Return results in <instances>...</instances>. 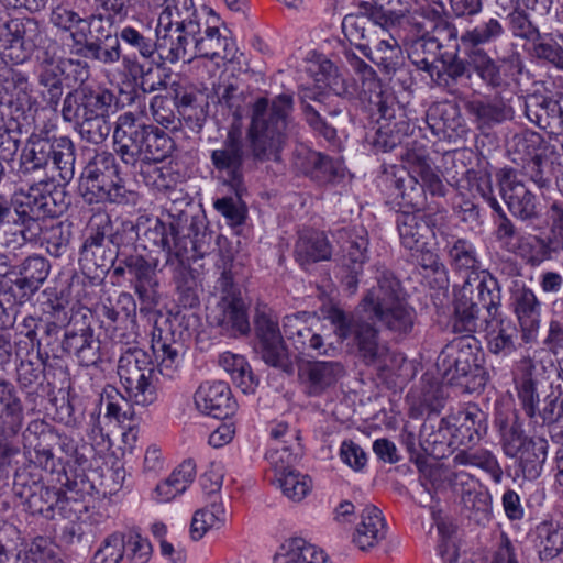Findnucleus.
Here are the masks:
<instances>
[{
    "mask_svg": "<svg viewBox=\"0 0 563 563\" xmlns=\"http://www.w3.org/2000/svg\"><path fill=\"white\" fill-rule=\"evenodd\" d=\"M376 285L364 295L360 308L353 312L333 308L329 319L338 340L345 342L355 355L367 366H384L389 347L380 339V331L374 319L387 330L409 334L415 325L416 310L404 297L400 282L385 267L376 268Z\"/></svg>",
    "mask_w": 563,
    "mask_h": 563,
    "instance_id": "f257e3e1",
    "label": "nucleus"
},
{
    "mask_svg": "<svg viewBox=\"0 0 563 563\" xmlns=\"http://www.w3.org/2000/svg\"><path fill=\"white\" fill-rule=\"evenodd\" d=\"M292 104V97L287 93L272 101L258 98L252 106L246 136L238 119L229 126L221 145L211 152L212 166L225 176L239 197L245 190L244 165L249 158L255 163L279 161L291 124Z\"/></svg>",
    "mask_w": 563,
    "mask_h": 563,
    "instance_id": "f03ea898",
    "label": "nucleus"
},
{
    "mask_svg": "<svg viewBox=\"0 0 563 563\" xmlns=\"http://www.w3.org/2000/svg\"><path fill=\"white\" fill-rule=\"evenodd\" d=\"M114 151L128 166L146 162H162L174 150V141L163 130L140 122L132 112L118 117L113 129Z\"/></svg>",
    "mask_w": 563,
    "mask_h": 563,
    "instance_id": "7ed1b4c3",
    "label": "nucleus"
},
{
    "mask_svg": "<svg viewBox=\"0 0 563 563\" xmlns=\"http://www.w3.org/2000/svg\"><path fill=\"white\" fill-rule=\"evenodd\" d=\"M114 101L115 96L108 89L81 86L66 93L60 114L65 122L74 124L82 140L100 144L112 130L107 118Z\"/></svg>",
    "mask_w": 563,
    "mask_h": 563,
    "instance_id": "20e7f679",
    "label": "nucleus"
},
{
    "mask_svg": "<svg viewBox=\"0 0 563 563\" xmlns=\"http://www.w3.org/2000/svg\"><path fill=\"white\" fill-rule=\"evenodd\" d=\"M545 367L534 363L530 357H522L516 366L514 382L517 396L525 413L536 423H559L563 420V384L550 383L551 391L544 397L540 407L538 388L548 377Z\"/></svg>",
    "mask_w": 563,
    "mask_h": 563,
    "instance_id": "39448f33",
    "label": "nucleus"
},
{
    "mask_svg": "<svg viewBox=\"0 0 563 563\" xmlns=\"http://www.w3.org/2000/svg\"><path fill=\"white\" fill-rule=\"evenodd\" d=\"M499 307L500 289L497 279L485 271L468 273L463 285L455 291L454 332H476L481 311L486 310L488 316Z\"/></svg>",
    "mask_w": 563,
    "mask_h": 563,
    "instance_id": "423d86ee",
    "label": "nucleus"
},
{
    "mask_svg": "<svg viewBox=\"0 0 563 563\" xmlns=\"http://www.w3.org/2000/svg\"><path fill=\"white\" fill-rule=\"evenodd\" d=\"M221 275L217 280L216 289L220 291L219 301L208 312V321L212 327L219 328L222 334L236 338L246 335L251 331L247 308L235 284L240 263L228 255L217 264Z\"/></svg>",
    "mask_w": 563,
    "mask_h": 563,
    "instance_id": "0eeeda50",
    "label": "nucleus"
},
{
    "mask_svg": "<svg viewBox=\"0 0 563 563\" xmlns=\"http://www.w3.org/2000/svg\"><path fill=\"white\" fill-rule=\"evenodd\" d=\"M76 148L68 136L49 139L43 133H32L20 155L22 173L30 174L52 168L58 174V184L66 185L75 176Z\"/></svg>",
    "mask_w": 563,
    "mask_h": 563,
    "instance_id": "6e6552de",
    "label": "nucleus"
},
{
    "mask_svg": "<svg viewBox=\"0 0 563 563\" xmlns=\"http://www.w3.org/2000/svg\"><path fill=\"white\" fill-rule=\"evenodd\" d=\"M84 25L82 30H75L69 35L70 55L106 65L117 63L121 49L119 37L113 30V16L93 13L85 19Z\"/></svg>",
    "mask_w": 563,
    "mask_h": 563,
    "instance_id": "1a4fd4ad",
    "label": "nucleus"
},
{
    "mask_svg": "<svg viewBox=\"0 0 563 563\" xmlns=\"http://www.w3.org/2000/svg\"><path fill=\"white\" fill-rule=\"evenodd\" d=\"M47 197L30 188L12 197L0 194V229L13 224V242H35L42 233V220L46 214Z\"/></svg>",
    "mask_w": 563,
    "mask_h": 563,
    "instance_id": "9d476101",
    "label": "nucleus"
},
{
    "mask_svg": "<svg viewBox=\"0 0 563 563\" xmlns=\"http://www.w3.org/2000/svg\"><path fill=\"white\" fill-rule=\"evenodd\" d=\"M117 372L129 401L142 407L156 401V371L147 352L139 347L126 349L118 361Z\"/></svg>",
    "mask_w": 563,
    "mask_h": 563,
    "instance_id": "9b49d317",
    "label": "nucleus"
},
{
    "mask_svg": "<svg viewBox=\"0 0 563 563\" xmlns=\"http://www.w3.org/2000/svg\"><path fill=\"white\" fill-rule=\"evenodd\" d=\"M483 355L472 333L454 339L444 346L437 360V367L448 384H463L483 374Z\"/></svg>",
    "mask_w": 563,
    "mask_h": 563,
    "instance_id": "f8f14e48",
    "label": "nucleus"
},
{
    "mask_svg": "<svg viewBox=\"0 0 563 563\" xmlns=\"http://www.w3.org/2000/svg\"><path fill=\"white\" fill-rule=\"evenodd\" d=\"M113 154L102 151L88 162L80 177V190L89 202L110 201L120 203L124 199V188L119 180Z\"/></svg>",
    "mask_w": 563,
    "mask_h": 563,
    "instance_id": "ddd939ff",
    "label": "nucleus"
},
{
    "mask_svg": "<svg viewBox=\"0 0 563 563\" xmlns=\"http://www.w3.org/2000/svg\"><path fill=\"white\" fill-rule=\"evenodd\" d=\"M445 211L428 208L427 211H399L396 228L401 245L409 251L428 247L445 223Z\"/></svg>",
    "mask_w": 563,
    "mask_h": 563,
    "instance_id": "4468645a",
    "label": "nucleus"
},
{
    "mask_svg": "<svg viewBox=\"0 0 563 563\" xmlns=\"http://www.w3.org/2000/svg\"><path fill=\"white\" fill-rule=\"evenodd\" d=\"M343 256L341 260V280L345 290L355 294L358 277L368 261V234L364 227L343 228L336 231Z\"/></svg>",
    "mask_w": 563,
    "mask_h": 563,
    "instance_id": "2eb2a0df",
    "label": "nucleus"
},
{
    "mask_svg": "<svg viewBox=\"0 0 563 563\" xmlns=\"http://www.w3.org/2000/svg\"><path fill=\"white\" fill-rule=\"evenodd\" d=\"M428 16L435 20L433 35H423L413 41L409 49V58L419 69L432 76L434 69L438 68L435 63L439 62L441 49L444 48L441 38L455 42L457 29L448 19L442 18L437 10H430Z\"/></svg>",
    "mask_w": 563,
    "mask_h": 563,
    "instance_id": "dca6fc26",
    "label": "nucleus"
},
{
    "mask_svg": "<svg viewBox=\"0 0 563 563\" xmlns=\"http://www.w3.org/2000/svg\"><path fill=\"white\" fill-rule=\"evenodd\" d=\"M255 335L263 361L287 372L291 368L277 317L266 306L257 307L254 316Z\"/></svg>",
    "mask_w": 563,
    "mask_h": 563,
    "instance_id": "f3484780",
    "label": "nucleus"
},
{
    "mask_svg": "<svg viewBox=\"0 0 563 563\" xmlns=\"http://www.w3.org/2000/svg\"><path fill=\"white\" fill-rule=\"evenodd\" d=\"M499 191L512 216L523 221L540 218V208L534 194L518 177V172L504 168L497 174Z\"/></svg>",
    "mask_w": 563,
    "mask_h": 563,
    "instance_id": "a211bd4d",
    "label": "nucleus"
},
{
    "mask_svg": "<svg viewBox=\"0 0 563 563\" xmlns=\"http://www.w3.org/2000/svg\"><path fill=\"white\" fill-rule=\"evenodd\" d=\"M344 366L335 361H307L300 364L298 379L309 397H321L344 376Z\"/></svg>",
    "mask_w": 563,
    "mask_h": 563,
    "instance_id": "6ab92c4d",
    "label": "nucleus"
},
{
    "mask_svg": "<svg viewBox=\"0 0 563 563\" xmlns=\"http://www.w3.org/2000/svg\"><path fill=\"white\" fill-rule=\"evenodd\" d=\"M156 51L162 59L172 64L183 60L190 62L194 58V44L196 35L200 34V27L189 34L187 27L156 26Z\"/></svg>",
    "mask_w": 563,
    "mask_h": 563,
    "instance_id": "aec40b11",
    "label": "nucleus"
},
{
    "mask_svg": "<svg viewBox=\"0 0 563 563\" xmlns=\"http://www.w3.org/2000/svg\"><path fill=\"white\" fill-rule=\"evenodd\" d=\"M121 262L134 277V290L142 303L148 308L156 306L159 301L157 262H148L139 254L125 255Z\"/></svg>",
    "mask_w": 563,
    "mask_h": 563,
    "instance_id": "412c9836",
    "label": "nucleus"
},
{
    "mask_svg": "<svg viewBox=\"0 0 563 563\" xmlns=\"http://www.w3.org/2000/svg\"><path fill=\"white\" fill-rule=\"evenodd\" d=\"M143 238L167 253V264H174V258L183 264L188 260V246L194 247V242L189 238L179 236V231L174 223L166 224L158 219L145 230Z\"/></svg>",
    "mask_w": 563,
    "mask_h": 563,
    "instance_id": "4be33fe9",
    "label": "nucleus"
},
{
    "mask_svg": "<svg viewBox=\"0 0 563 563\" xmlns=\"http://www.w3.org/2000/svg\"><path fill=\"white\" fill-rule=\"evenodd\" d=\"M515 314L521 328V340L529 344L537 340L541 323V302L531 288L521 286L512 292Z\"/></svg>",
    "mask_w": 563,
    "mask_h": 563,
    "instance_id": "5701e85b",
    "label": "nucleus"
},
{
    "mask_svg": "<svg viewBox=\"0 0 563 563\" xmlns=\"http://www.w3.org/2000/svg\"><path fill=\"white\" fill-rule=\"evenodd\" d=\"M550 210L549 233L544 236L533 235L531 238L528 263L532 266L540 265L563 251V208L554 202Z\"/></svg>",
    "mask_w": 563,
    "mask_h": 563,
    "instance_id": "b1692460",
    "label": "nucleus"
},
{
    "mask_svg": "<svg viewBox=\"0 0 563 563\" xmlns=\"http://www.w3.org/2000/svg\"><path fill=\"white\" fill-rule=\"evenodd\" d=\"M525 113L530 122L550 134L563 133V110L553 98L542 93L528 95Z\"/></svg>",
    "mask_w": 563,
    "mask_h": 563,
    "instance_id": "393cba45",
    "label": "nucleus"
},
{
    "mask_svg": "<svg viewBox=\"0 0 563 563\" xmlns=\"http://www.w3.org/2000/svg\"><path fill=\"white\" fill-rule=\"evenodd\" d=\"M479 327H483L486 333L488 350L492 353L508 355L515 351L518 329L511 319L501 316L499 309L485 317Z\"/></svg>",
    "mask_w": 563,
    "mask_h": 563,
    "instance_id": "a878e982",
    "label": "nucleus"
},
{
    "mask_svg": "<svg viewBox=\"0 0 563 563\" xmlns=\"http://www.w3.org/2000/svg\"><path fill=\"white\" fill-rule=\"evenodd\" d=\"M197 408L214 418H224L233 413L235 404L231 399V389L224 382H206L195 394Z\"/></svg>",
    "mask_w": 563,
    "mask_h": 563,
    "instance_id": "bb28decb",
    "label": "nucleus"
},
{
    "mask_svg": "<svg viewBox=\"0 0 563 563\" xmlns=\"http://www.w3.org/2000/svg\"><path fill=\"white\" fill-rule=\"evenodd\" d=\"M310 321H313V317L306 311L286 316L283 320L284 334L292 342L296 350L300 352L311 350L321 354L323 340L312 330Z\"/></svg>",
    "mask_w": 563,
    "mask_h": 563,
    "instance_id": "cd10ccee",
    "label": "nucleus"
},
{
    "mask_svg": "<svg viewBox=\"0 0 563 563\" xmlns=\"http://www.w3.org/2000/svg\"><path fill=\"white\" fill-rule=\"evenodd\" d=\"M471 75L475 73L489 88L497 89L507 85V75L503 65L494 59L484 47H465Z\"/></svg>",
    "mask_w": 563,
    "mask_h": 563,
    "instance_id": "c85d7f7f",
    "label": "nucleus"
},
{
    "mask_svg": "<svg viewBox=\"0 0 563 563\" xmlns=\"http://www.w3.org/2000/svg\"><path fill=\"white\" fill-rule=\"evenodd\" d=\"M49 268V263L45 257L32 255L21 264L13 266L8 274L15 277L13 279L15 284L31 298L46 280Z\"/></svg>",
    "mask_w": 563,
    "mask_h": 563,
    "instance_id": "c756f323",
    "label": "nucleus"
},
{
    "mask_svg": "<svg viewBox=\"0 0 563 563\" xmlns=\"http://www.w3.org/2000/svg\"><path fill=\"white\" fill-rule=\"evenodd\" d=\"M194 48V58H219L227 62L233 60L236 52L233 40L222 35L217 26H207L203 34L196 35Z\"/></svg>",
    "mask_w": 563,
    "mask_h": 563,
    "instance_id": "7c9ffc66",
    "label": "nucleus"
},
{
    "mask_svg": "<svg viewBox=\"0 0 563 563\" xmlns=\"http://www.w3.org/2000/svg\"><path fill=\"white\" fill-rule=\"evenodd\" d=\"M401 0H372L362 1L360 10L368 16V19L383 30H390L401 26L404 23H410L412 15L407 9H397Z\"/></svg>",
    "mask_w": 563,
    "mask_h": 563,
    "instance_id": "2f4dec72",
    "label": "nucleus"
},
{
    "mask_svg": "<svg viewBox=\"0 0 563 563\" xmlns=\"http://www.w3.org/2000/svg\"><path fill=\"white\" fill-rule=\"evenodd\" d=\"M427 120L437 134H443L449 139L465 132L464 119L454 102L433 104L427 112Z\"/></svg>",
    "mask_w": 563,
    "mask_h": 563,
    "instance_id": "473e14b6",
    "label": "nucleus"
},
{
    "mask_svg": "<svg viewBox=\"0 0 563 563\" xmlns=\"http://www.w3.org/2000/svg\"><path fill=\"white\" fill-rule=\"evenodd\" d=\"M386 536V523L382 511L374 505H367L361 514V522L356 526L353 542L361 549L375 547Z\"/></svg>",
    "mask_w": 563,
    "mask_h": 563,
    "instance_id": "72a5a7b5",
    "label": "nucleus"
},
{
    "mask_svg": "<svg viewBox=\"0 0 563 563\" xmlns=\"http://www.w3.org/2000/svg\"><path fill=\"white\" fill-rule=\"evenodd\" d=\"M356 47L386 74L395 73L404 64L402 49L393 35L379 40L374 49L365 43H357Z\"/></svg>",
    "mask_w": 563,
    "mask_h": 563,
    "instance_id": "f704fd0d",
    "label": "nucleus"
},
{
    "mask_svg": "<svg viewBox=\"0 0 563 563\" xmlns=\"http://www.w3.org/2000/svg\"><path fill=\"white\" fill-rule=\"evenodd\" d=\"M394 176V186L402 208L412 209L411 211H427L428 208H432L427 203L423 185L413 176L411 168L409 170L402 168Z\"/></svg>",
    "mask_w": 563,
    "mask_h": 563,
    "instance_id": "c9c22d12",
    "label": "nucleus"
},
{
    "mask_svg": "<svg viewBox=\"0 0 563 563\" xmlns=\"http://www.w3.org/2000/svg\"><path fill=\"white\" fill-rule=\"evenodd\" d=\"M274 563H331L327 553L302 538H290L280 547Z\"/></svg>",
    "mask_w": 563,
    "mask_h": 563,
    "instance_id": "e433bc0d",
    "label": "nucleus"
},
{
    "mask_svg": "<svg viewBox=\"0 0 563 563\" xmlns=\"http://www.w3.org/2000/svg\"><path fill=\"white\" fill-rule=\"evenodd\" d=\"M548 151L549 145L542 135L529 130L515 134L507 143V153L517 165L547 155Z\"/></svg>",
    "mask_w": 563,
    "mask_h": 563,
    "instance_id": "4c0bfd02",
    "label": "nucleus"
},
{
    "mask_svg": "<svg viewBox=\"0 0 563 563\" xmlns=\"http://www.w3.org/2000/svg\"><path fill=\"white\" fill-rule=\"evenodd\" d=\"M159 13L157 26L187 27L189 34L200 27L197 10L192 0H167Z\"/></svg>",
    "mask_w": 563,
    "mask_h": 563,
    "instance_id": "58836bf2",
    "label": "nucleus"
},
{
    "mask_svg": "<svg viewBox=\"0 0 563 563\" xmlns=\"http://www.w3.org/2000/svg\"><path fill=\"white\" fill-rule=\"evenodd\" d=\"M196 476V464L192 460H186L176 467L172 474L157 484L154 498L161 503H168L183 494L192 483Z\"/></svg>",
    "mask_w": 563,
    "mask_h": 563,
    "instance_id": "ea45409f",
    "label": "nucleus"
},
{
    "mask_svg": "<svg viewBox=\"0 0 563 563\" xmlns=\"http://www.w3.org/2000/svg\"><path fill=\"white\" fill-rule=\"evenodd\" d=\"M504 33L500 14H485L478 23L463 32L460 40L464 47H483L496 42Z\"/></svg>",
    "mask_w": 563,
    "mask_h": 563,
    "instance_id": "a19ab883",
    "label": "nucleus"
},
{
    "mask_svg": "<svg viewBox=\"0 0 563 563\" xmlns=\"http://www.w3.org/2000/svg\"><path fill=\"white\" fill-rule=\"evenodd\" d=\"M44 31L40 23L32 18L11 19L4 23L1 35L7 36L11 44H19L21 48L31 51L40 40Z\"/></svg>",
    "mask_w": 563,
    "mask_h": 563,
    "instance_id": "79ce46f5",
    "label": "nucleus"
},
{
    "mask_svg": "<svg viewBox=\"0 0 563 563\" xmlns=\"http://www.w3.org/2000/svg\"><path fill=\"white\" fill-rule=\"evenodd\" d=\"M405 161L411 168L413 176L423 185L424 191L429 190L432 196L438 197L445 195L446 189L443 181L423 153L408 150L405 154Z\"/></svg>",
    "mask_w": 563,
    "mask_h": 563,
    "instance_id": "37998d69",
    "label": "nucleus"
},
{
    "mask_svg": "<svg viewBox=\"0 0 563 563\" xmlns=\"http://www.w3.org/2000/svg\"><path fill=\"white\" fill-rule=\"evenodd\" d=\"M65 67H41L36 70V80L41 87V97L47 108L57 111L64 95Z\"/></svg>",
    "mask_w": 563,
    "mask_h": 563,
    "instance_id": "c03bdc74",
    "label": "nucleus"
},
{
    "mask_svg": "<svg viewBox=\"0 0 563 563\" xmlns=\"http://www.w3.org/2000/svg\"><path fill=\"white\" fill-rule=\"evenodd\" d=\"M296 258L301 265L327 261L331 257L332 249L322 232L301 234L296 243Z\"/></svg>",
    "mask_w": 563,
    "mask_h": 563,
    "instance_id": "a18cd8bd",
    "label": "nucleus"
},
{
    "mask_svg": "<svg viewBox=\"0 0 563 563\" xmlns=\"http://www.w3.org/2000/svg\"><path fill=\"white\" fill-rule=\"evenodd\" d=\"M466 108L474 117L479 129H489L512 117L511 108L501 99L492 101L473 100L467 103Z\"/></svg>",
    "mask_w": 563,
    "mask_h": 563,
    "instance_id": "49530a36",
    "label": "nucleus"
},
{
    "mask_svg": "<svg viewBox=\"0 0 563 563\" xmlns=\"http://www.w3.org/2000/svg\"><path fill=\"white\" fill-rule=\"evenodd\" d=\"M162 330L153 332L152 350L157 360V371L161 375L173 378L180 364L179 344L169 342L162 335Z\"/></svg>",
    "mask_w": 563,
    "mask_h": 563,
    "instance_id": "de8ad7c7",
    "label": "nucleus"
},
{
    "mask_svg": "<svg viewBox=\"0 0 563 563\" xmlns=\"http://www.w3.org/2000/svg\"><path fill=\"white\" fill-rule=\"evenodd\" d=\"M227 510L222 503H212L198 509L191 519L190 537L200 540L209 530H219L227 522Z\"/></svg>",
    "mask_w": 563,
    "mask_h": 563,
    "instance_id": "09e8293b",
    "label": "nucleus"
},
{
    "mask_svg": "<svg viewBox=\"0 0 563 563\" xmlns=\"http://www.w3.org/2000/svg\"><path fill=\"white\" fill-rule=\"evenodd\" d=\"M539 553L542 560H551L563 551V518L544 520L537 526Z\"/></svg>",
    "mask_w": 563,
    "mask_h": 563,
    "instance_id": "8fccbe9b",
    "label": "nucleus"
},
{
    "mask_svg": "<svg viewBox=\"0 0 563 563\" xmlns=\"http://www.w3.org/2000/svg\"><path fill=\"white\" fill-rule=\"evenodd\" d=\"M548 441L543 438L532 439L516 456L519 459L520 467L526 478H537L547 460Z\"/></svg>",
    "mask_w": 563,
    "mask_h": 563,
    "instance_id": "3c124183",
    "label": "nucleus"
},
{
    "mask_svg": "<svg viewBox=\"0 0 563 563\" xmlns=\"http://www.w3.org/2000/svg\"><path fill=\"white\" fill-rule=\"evenodd\" d=\"M0 71V75L3 78V89L7 93L15 98L20 106L31 107L32 85L30 82L29 75L19 68L9 66L8 64H3Z\"/></svg>",
    "mask_w": 563,
    "mask_h": 563,
    "instance_id": "603ef678",
    "label": "nucleus"
},
{
    "mask_svg": "<svg viewBox=\"0 0 563 563\" xmlns=\"http://www.w3.org/2000/svg\"><path fill=\"white\" fill-rule=\"evenodd\" d=\"M454 465L476 466L487 472L496 484L503 478V470L495 455L486 449L461 450L453 457Z\"/></svg>",
    "mask_w": 563,
    "mask_h": 563,
    "instance_id": "864d4df0",
    "label": "nucleus"
},
{
    "mask_svg": "<svg viewBox=\"0 0 563 563\" xmlns=\"http://www.w3.org/2000/svg\"><path fill=\"white\" fill-rule=\"evenodd\" d=\"M219 364L243 393L254 391L256 383L250 365L242 355L224 352L219 357Z\"/></svg>",
    "mask_w": 563,
    "mask_h": 563,
    "instance_id": "5fc2aeb1",
    "label": "nucleus"
},
{
    "mask_svg": "<svg viewBox=\"0 0 563 563\" xmlns=\"http://www.w3.org/2000/svg\"><path fill=\"white\" fill-rule=\"evenodd\" d=\"M495 423L500 434L504 453L509 457H516L526 442L532 440L525 437L521 424L516 418L508 419L498 416Z\"/></svg>",
    "mask_w": 563,
    "mask_h": 563,
    "instance_id": "6e6d98bb",
    "label": "nucleus"
},
{
    "mask_svg": "<svg viewBox=\"0 0 563 563\" xmlns=\"http://www.w3.org/2000/svg\"><path fill=\"white\" fill-rule=\"evenodd\" d=\"M275 481L283 495L292 503H300L312 489V479L296 470L282 472Z\"/></svg>",
    "mask_w": 563,
    "mask_h": 563,
    "instance_id": "4d7b16f0",
    "label": "nucleus"
},
{
    "mask_svg": "<svg viewBox=\"0 0 563 563\" xmlns=\"http://www.w3.org/2000/svg\"><path fill=\"white\" fill-rule=\"evenodd\" d=\"M157 162L142 163L139 175L150 188L168 191L177 186L178 177L169 167H159Z\"/></svg>",
    "mask_w": 563,
    "mask_h": 563,
    "instance_id": "13d9d810",
    "label": "nucleus"
},
{
    "mask_svg": "<svg viewBox=\"0 0 563 563\" xmlns=\"http://www.w3.org/2000/svg\"><path fill=\"white\" fill-rule=\"evenodd\" d=\"M450 264L457 271L477 272L478 260L474 245L465 239H456L446 245Z\"/></svg>",
    "mask_w": 563,
    "mask_h": 563,
    "instance_id": "bf43d9fd",
    "label": "nucleus"
},
{
    "mask_svg": "<svg viewBox=\"0 0 563 563\" xmlns=\"http://www.w3.org/2000/svg\"><path fill=\"white\" fill-rule=\"evenodd\" d=\"M79 255V261L85 266L92 265L96 268H100L102 272L114 266L117 260L114 252L110 249L107 250L103 241L89 239H85Z\"/></svg>",
    "mask_w": 563,
    "mask_h": 563,
    "instance_id": "052dcab7",
    "label": "nucleus"
},
{
    "mask_svg": "<svg viewBox=\"0 0 563 563\" xmlns=\"http://www.w3.org/2000/svg\"><path fill=\"white\" fill-rule=\"evenodd\" d=\"M307 96L302 97L301 106L307 123L320 135H322L329 144L335 150L340 148V142L336 135V129L328 124L321 117L322 103L314 100V104L307 102Z\"/></svg>",
    "mask_w": 563,
    "mask_h": 563,
    "instance_id": "680f3d73",
    "label": "nucleus"
},
{
    "mask_svg": "<svg viewBox=\"0 0 563 563\" xmlns=\"http://www.w3.org/2000/svg\"><path fill=\"white\" fill-rule=\"evenodd\" d=\"M439 63L441 69L438 70V75L441 73L446 75L453 81L465 77L471 78V68L468 66V58L465 59L460 57V45L457 40L453 42L452 49H446L439 56Z\"/></svg>",
    "mask_w": 563,
    "mask_h": 563,
    "instance_id": "e2e57ef3",
    "label": "nucleus"
},
{
    "mask_svg": "<svg viewBox=\"0 0 563 563\" xmlns=\"http://www.w3.org/2000/svg\"><path fill=\"white\" fill-rule=\"evenodd\" d=\"M311 165V176L319 183L325 184L334 180L338 176H342V163L333 159L322 153L313 152L308 157Z\"/></svg>",
    "mask_w": 563,
    "mask_h": 563,
    "instance_id": "0e129e2a",
    "label": "nucleus"
},
{
    "mask_svg": "<svg viewBox=\"0 0 563 563\" xmlns=\"http://www.w3.org/2000/svg\"><path fill=\"white\" fill-rule=\"evenodd\" d=\"M419 253L417 258L420 267L426 272L424 276L433 275V287L445 288L449 286V277L445 265L440 261L439 256L424 247L421 251H415Z\"/></svg>",
    "mask_w": 563,
    "mask_h": 563,
    "instance_id": "69168bd1",
    "label": "nucleus"
},
{
    "mask_svg": "<svg viewBox=\"0 0 563 563\" xmlns=\"http://www.w3.org/2000/svg\"><path fill=\"white\" fill-rule=\"evenodd\" d=\"M462 503L468 516L481 522L489 519L492 497L488 492L466 490L462 495Z\"/></svg>",
    "mask_w": 563,
    "mask_h": 563,
    "instance_id": "338daca9",
    "label": "nucleus"
},
{
    "mask_svg": "<svg viewBox=\"0 0 563 563\" xmlns=\"http://www.w3.org/2000/svg\"><path fill=\"white\" fill-rule=\"evenodd\" d=\"M27 500L36 511L44 512L53 510L55 506L63 503L64 494L59 489L35 484L33 490L27 496Z\"/></svg>",
    "mask_w": 563,
    "mask_h": 563,
    "instance_id": "774afa93",
    "label": "nucleus"
}]
</instances>
